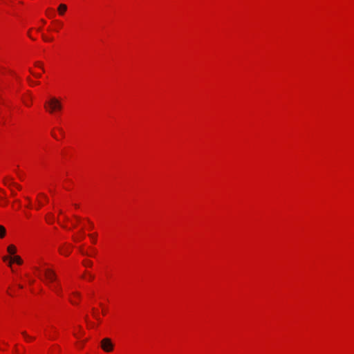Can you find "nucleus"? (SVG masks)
<instances>
[{
    "instance_id": "f257e3e1",
    "label": "nucleus",
    "mask_w": 354,
    "mask_h": 354,
    "mask_svg": "<svg viewBox=\"0 0 354 354\" xmlns=\"http://www.w3.org/2000/svg\"><path fill=\"white\" fill-rule=\"evenodd\" d=\"M45 108L50 113H53L55 111H60L62 106L59 100L51 97L49 101L46 102Z\"/></svg>"
},
{
    "instance_id": "f03ea898",
    "label": "nucleus",
    "mask_w": 354,
    "mask_h": 354,
    "mask_svg": "<svg viewBox=\"0 0 354 354\" xmlns=\"http://www.w3.org/2000/svg\"><path fill=\"white\" fill-rule=\"evenodd\" d=\"M101 347L105 352H111L113 349V344L111 339L104 338L101 342Z\"/></svg>"
},
{
    "instance_id": "7ed1b4c3",
    "label": "nucleus",
    "mask_w": 354,
    "mask_h": 354,
    "mask_svg": "<svg viewBox=\"0 0 354 354\" xmlns=\"http://www.w3.org/2000/svg\"><path fill=\"white\" fill-rule=\"evenodd\" d=\"M44 276L47 281H54L57 279V276L55 272L50 269H45L44 270Z\"/></svg>"
},
{
    "instance_id": "20e7f679",
    "label": "nucleus",
    "mask_w": 354,
    "mask_h": 354,
    "mask_svg": "<svg viewBox=\"0 0 354 354\" xmlns=\"http://www.w3.org/2000/svg\"><path fill=\"white\" fill-rule=\"evenodd\" d=\"M58 12L60 15H63L65 12L67 10V6L66 4L62 3L58 6L57 8Z\"/></svg>"
},
{
    "instance_id": "39448f33",
    "label": "nucleus",
    "mask_w": 354,
    "mask_h": 354,
    "mask_svg": "<svg viewBox=\"0 0 354 354\" xmlns=\"http://www.w3.org/2000/svg\"><path fill=\"white\" fill-rule=\"evenodd\" d=\"M7 250L10 254H14L17 251L16 247L13 245H10Z\"/></svg>"
},
{
    "instance_id": "423d86ee",
    "label": "nucleus",
    "mask_w": 354,
    "mask_h": 354,
    "mask_svg": "<svg viewBox=\"0 0 354 354\" xmlns=\"http://www.w3.org/2000/svg\"><path fill=\"white\" fill-rule=\"evenodd\" d=\"M6 233V230L5 227L3 225H0V239H2L5 236Z\"/></svg>"
},
{
    "instance_id": "0eeeda50",
    "label": "nucleus",
    "mask_w": 354,
    "mask_h": 354,
    "mask_svg": "<svg viewBox=\"0 0 354 354\" xmlns=\"http://www.w3.org/2000/svg\"><path fill=\"white\" fill-rule=\"evenodd\" d=\"M10 180H11V182H10V183H9V184H8L7 182H6V181H5V182H4L5 185H7V186H8V187H10V185H14V186H15L18 189H21V187L19 185L16 184V183H15L14 182H12V179H11Z\"/></svg>"
},
{
    "instance_id": "6e6552de",
    "label": "nucleus",
    "mask_w": 354,
    "mask_h": 354,
    "mask_svg": "<svg viewBox=\"0 0 354 354\" xmlns=\"http://www.w3.org/2000/svg\"><path fill=\"white\" fill-rule=\"evenodd\" d=\"M12 260H13L14 261H15V262H16L17 264H19V265H21V264H22V263H23L22 259H21V257H19V256H15V257H14V258L12 259Z\"/></svg>"
},
{
    "instance_id": "1a4fd4ad",
    "label": "nucleus",
    "mask_w": 354,
    "mask_h": 354,
    "mask_svg": "<svg viewBox=\"0 0 354 354\" xmlns=\"http://www.w3.org/2000/svg\"><path fill=\"white\" fill-rule=\"evenodd\" d=\"M21 334L23 335V336L26 338V340H30V339H33L34 338L32 337H30L27 333L26 331H23L21 333Z\"/></svg>"
},
{
    "instance_id": "9d476101",
    "label": "nucleus",
    "mask_w": 354,
    "mask_h": 354,
    "mask_svg": "<svg viewBox=\"0 0 354 354\" xmlns=\"http://www.w3.org/2000/svg\"><path fill=\"white\" fill-rule=\"evenodd\" d=\"M46 220L48 223H51L54 220L53 215L52 214H50L48 215V217L46 218Z\"/></svg>"
},
{
    "instance_id": "9b49d317",
    "label": "nucleus",
    "mask_w": 354,
    "mask_h": 354,
    "mask_svg": "<svg viewBox=\"0 0 354 354\" xmlns=\"http://www.w3.org/2000/svg\"><path fill=\"white\" fill-rule=\"evenodd\" d=\"M89 236L92 239L93 241L95 243L96 241V235L95 234H90Z\"/></svg>"
},
{
    "instance_id": "f8f14e48",
    "label": "nucleus",
    "mask_w": 354,
    "mask_h": 354,
    "mask_svg": "<svg viewBox=\"0 0 354 354\" xmlns=\"http://www.w3.org/2000/svg\"><path fill=\"white\" fill-rule=\"evenodd\" d=\"M84 265L86 266H91L92 265V263L90 261H87L86 262L84 263Z\"/></svg>"
},
{
    "instance_id": "ddd939ff",
    "label": "nucleus",
    "mask_w": 354,
    "mask_h": 354,
    "mask_svg": "<svg viewBox=\"0 0 354 354\" xmlns=\"http://www.w3.org/2000/svg\"><path fill=\"white\" fill-rule=\"evenodd\" d=\"M93 317H94L96 319H97L98 321H100V319L99 316H98L97 314H95V313H93Z\"/></svg>"
},
{
    "instance_id": "4468645a",
    "label": "nucleus",
    "mask_w": 354,
    "mask_h": 354,
    "mask_svg": "<svg viewBox=\"0 0 354 354\" xmlns=\"http://www.w3.org/2000/svg\"><path fill=\"white\" fill-rule=\"evenodd\" d=\"M39 196H41L44 197V198H46V201H48L47 196L44 194L40 193Z\"/></svg>"
},
{
    "instance_id": "2eb2a0df",
    "label": "nucleus",
    "mask_w": 354,
    "mask_h": 354,
    "mask_svg": "<svg viewBox=\"0 0 354 354\" xmlns=\"http://www.w3.org/2000/svg\"><path fill=\"white\" fill-rule=\"evenodd\" d=\"M27 80L31 84H35V82H33L29 77L27 78Z\"/></svg>"
},
{
    "instance_id": "dca6fc26",
    "label": "nucleus",
    "mask_w": 354,
    "mask_h": 354,
    "mask_svg": "<svg viewBox=\"0 0 354 354\" xmlns=\"http://www.w3.org/2000/svg\"><path fill=\"white\" fill-rule=\"evenodd\" d=\"M8 259H9V258H8V257H6V256H5V257H3V260L4 261H6Z\"/></svg>"
},
{
    "instance_id": "f3484780",
    "label": "nucleus",
    "mask_w": 354,
    "mask_h": 354,
    "mask_svg": "<svg viewBox=\"0 0 354 354\" xmlns=\"http://www.w3.org/2000/svg\"><path fill=\"white\" fill-rule=\"evenodd\" d=\"M35 65H36L37 66L41 67V64H40V63H39V62L35 63Z\"/></svg>"
},
{
    "instance_id": "a211bd4d",
    "label": "nucleus",
    "mask_w": 354,
    "mask_h": 354,
    "mask_svg": "<svg viewBox=\"0 0 354 354\" xmlns=\"http://www.w3.org/2000/svg\"><path fill=\"white\" fill-rule=\"evenodd\" d=\"M33 75H34L35 77H41V75H40L39 74H34V73H33Z\"/></svg>"
},
{
    "instance_id": "6ab92c4d",
    "label": "nucleus",
    "mask_w": 354,
    "mask_h": 354,
    "mask_svg": "<svg viewBox=\"0 0 354 354\" xmlns=\"http://www.w3.org/2000/svg\"><path fill=\"white\" fill-rule=\"evenodd\" d=\"M75 296L80 297V294L78 292L73 293Z\"/></svg>"
},
{
    "instance_id": "aec40b11",
    "label": "nucleus",
    "mask_w": 354,
    "mask_h": 354,
    "mask_svg": "<svg viewBox=\"0 0 354 354\" xmlns=\"http://www.w3.org/2000/svg\"><path fill=\"white\" fill-rule=\"evenodd\" d=\"M45 41H50V39H49V38H46L45 37H43Z\"/></svg>"
},
{
    "instance_id": "412c9836",
    "label": "nucleus",
    "mask_w": 354,
    "mask_h": 354,
    "mask_svg": "<svg viewBox=\"0 0 354 354\" xmlns=\"http://www.w3.org/2000/svg\"><path fill=\"white\" fill-rule=\"evenodd\" d=\"M11 192H12V196H15L16 195V193L14 191L11 190Z\"/></svg>"
},
{
    "instance_id": "4be33fe9",
    "label": "nucleus",
    "mask_w": 354,
    "mask_h": 354,
    "mask_svg": "<svg viewBox=\"0 0 354 354\" xmlns=\"http://www.w3.org/2000/svg\"><path fill=\"white\" fill-rule=\"evenodd\" d=\"M61 252H62V254H65V255H67V254H68V252H63V251H61Z\"/></svg>"
},
{
    "instance_id": "5701e85b",
    "label": "nucleus",
    "mask_w": 354,
    "mask_h": 354,
    "mask_svg": "<svg viewBox=\"0 0 354 354\" xmlns=\"http://www.w3.org/2000/svg\"><path fill=\"white\" fill-rule=\"evenodd\" d=\"M91 225H90V227H93V225L92 223H90Z\"/></svg>"
},
{
    "instance_id": "b1692460",
    "label": "nucleus",
    "mask_w": 354,
    "mask_h": 354,
    "mask_svg": "<svg viewBox=\"0 0 354 354\" xmlns=\"http://www.w3.org/2000/svg\"><path fill=\"white\" fill-rule=\"evenodd\" d=\"M26 198L28 201H30V198H29V197H26Z\"/></svg>"
},
{
    "instance_id": "393cba45",
    "label": "nucleus",
    "mask_w": 354,
    "mask_h": 354,
    "mask_svg": "<svg viewBox=\"0 0 354 354\" xmlns=\"http://www.w3.org/2000/svg\"><path fill=\"white\" fill-rule=\"evenodd\" d=\"M57 293L59 292V290H55Z\"/></svg>"
},
{
    "instance_id": "a878e982",
    "label": "nucleus",
    "mask_w": 354,
    "mask_h": 354,
    "mask_svg": "<svg viewBox=\"0 0 354 354\" xmlns=\"http://www.w3.org/2000/svg\"><path fill=\"white\" fill-rule=\"evenodd\" d=\"M59 214H62V212L61 210L59 211Z\"/></svg>"
},
{
    "instance_id": "bb28decb",
    "label": "nucleus",
    "mask_w": 354,
    "mask_h": 354,
    "mask_svg": "<svg viewBox=\"0 0 354 354\" xmlns=\"http://www.w3.org/2000/svg\"><path fill=\"white\" fill-rule=\"evenodd\" d=\"M75 218H76L78 221L80 220V218H79V217L75 216Z\"/></svg>"
},
{
    "instance_id": "cd10ccee",
    "label": "nucleus",
    "mask_w": 354,
    "mask_h": 354,
    "mask_svg": "<svg viewBox=\"0 0 354 354\" xmlns=\"http://www.w3.org/2000/svg\"><path fill=\"white\" fill-rule=\"evenodd\" d=\"M0 199H3V197H1V196H0Z\"/></svg>"
},
{
    "instance_id": "c85d7f7f",
    "label": "nucleus",
    "mask_w": 354,
    "mask_h": 354,
    "mask_svg": "<svg viewBox=\"0 0 354 354\" xmlns=\"http://www.w3.org/2000/svg\"><path fill=\"white\" fill-rule=\"evenodd\" d=\"M0 191H1V192H3V190H2V189H0Z\"/></svg>"
}]
</instances>
